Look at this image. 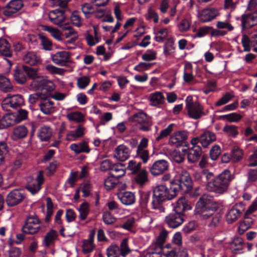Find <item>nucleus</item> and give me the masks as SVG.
<instances>
[{"label":"nucleus","mask_w":257,"mask_h":257,"mask_svg":"<svg viewBox=\"0 0 257 257\" xmlns=\"http://www.w3.org/2000/svg\"><path fill=\"white\" fill-rule=\"evenodd\" d=\"M193 187V182L189 173L185 170H182L175 179L158 185L153 190L152 208L163 211L164 208L162 204L175 197L178 193L181 194L190 191Z\"/></svg>","instance_id":"1"},{"label":"nucleus","mask_w":257,"mask_h":257,"mask_svg":"<svg viewBox=\"0 0 257 257\" xmlns=\"http://www.w3.org/2000/svg\"><path fill=\"white\" fill-rule=\"evenodd\" d=\"M216 139L214 133L209 131L205 132L199 137L194 138L192 139L191 141V144L193 146L192 148H183L181 149V151L187 154L189 162L196 163L200 159L202 155L201 147L197 144L200 143L203 147L207 148Z\"/></svg>","instance_id":"2"},{"label":"nucleus","mask_w":257,"mask_h":257,"mask_svg":"<svg viewBox=\"0 0 257 257\" xmlns=\"http://www.w3.org/2000/svg\"><path fill=\"white\" fill-rule=\"evenodd\" d=\"M218 208V204L205 196H202L196 203L197 212L204 219L210 218L208 224L210 227H215L219 224L221 215L219 213H214Z\"/></svg>","instance_id":"3"},{"label":"nucleus","mask_w":257,"mask_h":257,"mask_svg":"<svg viewBox=\"0 0 257 257\" xmlns=\"http://www.w3.org/2000/svg\"><path fill=\"white\" fill-rule=\"evenodd\" d=\"M184 201L183 199L179 200L173 211L166 216L165 222L170 228H176L180 226L184 221V212L191 209Z\"/></svg>","instance_id":"4"},{"label":"nucleus","mask_w":257,"mask_h":257,"mask_svg":"<svg viewBox=\"0 0 257 257\" xmlns=\"http://www.w3.org/2000/svg\"><path fill=\"white\" fill-rule=\"evenodd\" d=\"M233 178V175L229 170H224L221 173L215 176L213 183L210 184V186H211L210 192L219 194L224 193L227 190Z\"/></svg>","instance_id":"5"},{"label":"nucleus","mask_w":257,"mask_h":257,"mask_svg":"<svg viewBox=\"0 0 257 257\" xmlns=\"http://www.w3.org/2000/svg\"><path fill=\"white\" fill-rule=\"evenodd\" d=\"M40 221L38 218L34 216L28 217L22 228V233L17 235V238L19 241H16L19 244L25 239V234H35L37 233L41 229Z\"/></svg>","instance_id":"6"},{"label":"nucleus","mask_w":257,"mask_h":257,"mask_svg":"<svg viewBox=\"0 0 257 257\" xmlns=\"http://www.w3.org/2000/svg\"><path fill=\"white\" fill-rule=\"evenodd\" d=\"M185 107L189 116L194 119H198L206 114L203 106L198 101L194 102L191 95L188 96L185 100Z\"/></svg>","instance_id":"7"},{"label":"nucleus","mask_w":257,"mask_h":257,"mask_svg":"<svg viewBox=\"0 0 257 257\" xmlns=\"http://www.w3.org/2000/svg\"><path fill=\"white\" fill-rule=\"evenodd\" d=\"M49 19L52 23L58 25L63 30L71 28L68 22H66L67 17L64 10L56 9L52 11Z\"/></svg>","instance_id":"8"},{"label":"nucleus","mask_w":257,"mask_h":257,"mask_svg":"<svg viewBox=\"0 0 257 257\" xmlns=\"http://www.w3.org/2000/svg\"><path fill=\"white\" fill-rule=\"evenodd\" d=\"M132 121L138 124V128L143 132H149L152 126L151 119L146 113L140 111L134 114L131 117Z\"/></svg>","instance_id":"9"},{"label":"nucleus","mask_w":257,"mask_h":257,"mask_svg":"<svg viewBox=\"0 0 257 257\" xmlns=\"http://www.w3.org/2000/svg\"><path fill=\"white\" fill-rule=\"evenodd\" d=\"M44 182L43 171L41 170L39 172L36 179L32 177L28 178L25 188L32 195H35L42 189V185Z\"/></svg>","instance_id":"10"},{"label":"nucleus","mask_w":257,"mask_h":257,"mask_svg":"<svg viewBox=\"0 0 257 257\" xmlns=\"http://www.w3.org/2000/svg\"><path fill=\"white\" fill-rule=\"evenodd\" d=\"M25 198L23 189H15L8 194L6 202L8 206L14 207L22 203Z\"/></svg>","instance_id":"11"},{"label":"nucleus","mask_w":257,"mask_h":257,"mask_svg":"<svg viewBox=\"0 0 257 257\" xmlns=\"http://www.w3.org/2000/svg\"><path fill=\"white\" fill-rule=\"evenodd\" d=\"M188 138V132L185 131H180L174 133L170 137L169 143L172 144H176V147H188L189 144L187 142Z\"/></svg>","instance_id":"12"},{"label":"nucleus","mask_w":257,"mask_h":257,"mask_svg":"<svg viewBox=\"0 0 257 257\" xmlns=\"http://www.w3.org/2000/svg\"><path fill=\"white\" fill-rule=\"evenodd\" d=\"M244 210V206L242 203H236L232 206L226 214V221L231 224L235 221Z\"/></svg>","instance_id":"13"},{"label":"nucleus","mask_w":257,"mask_h":257,"mask_svg":"<svg viewBox=\"0 0 257 257\" xmlns=\"http://www.w3.org/2000/svg\"><path fill=\"white\" fill-rule=\"evenodd\" d=\"M169 163L165 160L161 159L156 161L149 168L151 174L154 176L163 174L169 168Z\"/></svg>","instance_id":"14"},{"label":"nucleus","mask_w":257,"mask_h":257,"mask_svg":"<svg viewBox=\"0 0 257 257\" xmlns=\"http://www.w3.org/2000/svg\"><path fill=\"white\" fill-rule=\"evenodd\" d=\"M70 53L65 51L58 52L51 55V58L53 63L61 66H66L70 61Z\"/></svg>","instance_id":"15"},{"label":"nucleus","mask_w":257,"mask_h":257,"mask_svg":"<svg viewBox=\"0 0 257 257\" xmlns=\"http://www.w3.org/2000/svg\"><path fill=\"white\" fill-rule=\"evenodd\" d=\"M218 15V10L215 8L204 9L199 13L198 19L202 23H207L215 19Z\"/></svg>","instance_id":"16"},{"label":"nucleus","mask_w":257,"mask_h":257,"mask_svg":"<svg viewBox=\"0 0 257 257\" xmlns=\"http://www.w3.org/2000/svg\"><path fill=\"white\" fill-rule=\"evenodd\" d=\"M28 111L25 109H20L19 110L16 115L9 114L4 116V119L5 120H10L7 122L6 126L8 127L13 125L15 123H19L22 120H25L28 117Z\"/></svg>","instance_id":"17"},{"label":"nucleus","mask_w":257,"mask_h":257,"mask_svg":"<svg viewBox=\"0 0 257 257\" xmlns=\"http://www.w3.org/2000/svg\"><path fill=\"white\" fill-rule=\"evenodd\" d=\"M131 151L124 145L117 146L115 150L114 157L120 161L123 162L130 157Z\"/></svg>","instance_id":"18"},{"label":"nucleus","mask_w":257,"mask_h":257,"mask_svg":"<svg viewBox=\"0 0 257 257\" xmlns=\"http://www.w3.org/2000/svg\"><path fill=\"white\" fill-rule=\"evenodd\" d=\"M117 197L123 204L127 206L133 204L136 200L134 193L131 192H120L117 194Z\"/></svg>","instance_id":"19"},{"label":"nucleus","mask_w":257,"mask_h":257,"mask_svg":"<svg viewBox=\"0 0 257 257\" xmlns=\"http://www.w3.org/2000/svg\"><path fill=\"white\" fill-rule=\"evenodd\" d=\"M14 77L19 84H23L26 82L27 74L23 70V65L16 66L14 70Z\"/></svg>","instance_id":"20"},{"label":"nucleus","mask_w":257,"mask_h":257,"mask_svg":"<svg viewBox=\"0 0 257 257\" xmlns=\"http://www.w3.org/2000/svg\"><path fill=\"white\" fill-rule=\"evenodd\" d=\"M25 63L31 66H35L41 63V58L35 52H28L23 57Z\"/></svg>","instance_id":"21"},{"label":"nucleus","mask_w":257,"mask_h":257,"mask_svg":"<svg viewBox=\"0 0 257 257\" xmlns=\"http://www.w3.org/2000/svg\"><path fill=\"white\" fill-rule=\"evenodd\" d=\"M203 171V186H205L207 190L210 192L211 186L210 184L213 183L215 176L214 174L210 172L208 169H204Z\"/></svg>","instance_id":"22"},{"label":"nucleus","mask_w":257,"mask_h":257,"mask_svg":"<svg viewBox=\"0 0 257 257\" xmlns=\"http://www.w3.org/2000/svg\"><path fill=\"white\" fill-rule=\"evenodd\" d=\"M70 148L76 154H79L81 153H89L90 151L88 143L85 141L80 142L78 144L75 143L72 144L70 146Z\"/></svg>","instance_id":"23"},{"label":"nucleus","mask_w":257,"mask_h":257,"mask_svg":"<svg viewBox=\"0 0 257 257\" xmlns=\"http://www.w3.org/2000/svg\"><path fill=\"white\" fill-rule=\"evenodd\" d=\"M85 128L81 125H78L75 131L69 132L67 135L66 140L69 141H76L78 138L84 136Z\"/></svg>","instance_id":"24"},{"label":"nucleus","mask_w":257,"mask_h":257,"mask_svg":"<svg viewBox=\"0 0 257 257\" xmlns=\"http://www.w3.org/2000/svg\"><path fill=\"white\" fill-rule=\"evenodd\" d=\"M52 129L48 125H43L39 130L38 138L41 142L48 141L52 136Z\"/></svg>","instance_id":"25"},{"label":"nucleus","mask_w":257,"mask_h":257,"mask_svg":"<svg viewBox=\"0 0 257 257\" xmlns=\"http://www.w3.org/2000/svg\"><path fill=\"white\" fill-rule=\"evenodd\" d=\"M43 101L39 103V106L41 110L45 114L51 113L54 108V102L48 100L47 98L42 99Z\"/></svg>","instance_id":"26"},{"label":"nucleus","mask_w":257,"mask_h":257,"mask_svg":"<svg viewBox=\"0 0 257 257\" xmlns=\"http://www.w3.org/2000/svg\"><path fill=\"white\" fill-rule=\"evenodd\" d=\"M230 248L234 254H236L237 251L242 250L244 248L243 239L239 237H235L230 242Z\"/></svg>","instance_id":"27"},{"label":"nucleus","mask_w":257,"mask_h":257,"mask_svg":"<svg viewBox=\"0 0 257 257\" xmlns=\"http://www.w3.org/2000/svg\"><path fill=\"white\" fill-rule=\"evenodd\" d=\"M28 130L24 125H20L16 127L13 132L12 138L14 140L23 139L27 136Z\"/></svg>","instance_id":"28"},{"label":"nucleus","mask_w":257,"mask_h":257,"mask_svg":"<svg viewBox=\"0 0 257 257\" xmlns=\"http://www.w3.org/2000/svg\"><path fill=\"white\" fill-rule=\"evenodd\" d=\"M252 224V219L248 217L245 213L243 220L240 222L239 226L238 228V233L240 234H243L246 230L250 228Z\"/></svg>","instance_id":"29"},{"label":"nucleus","mask_w":257,"mask_h":257,"mask_svg":"<svg viewBox=\"0 0 257 257\" xmlns=\"http://www.w3.org/2000/svg\"><path fill=\"white\" fill-rule=\"evenodd\" d=\"M58 235L57 232L54 229H51L50 231L47 232L43 240L45 246L47 247H49L51 244H54Z\"/></svg>","instance_id":"30"},{"label":"nucleus","mask_w":257,"mask_h":257,"mask_svg":"<svg viewBox=\"0 0 257 257\" xmlns=\"http://www.w3.org/2000/svg\"><path fill=\"white\" fill-rule=\"evenodd\" d=\"M11 45L5 39H0V53L6 57H10L12 55L10 49Z\"/></svg>","instance_id":"31"},{"label":"nucleus","mask_w":257,"mask_h":257,"mask_svg":"<svg viewBox=\"0 0 257 257\" xmlns=\"http://www.w3.org/2000/svg\"><path fill=\"white\" fill-rule=\"evenodd\" d=\"M13 89V86L9 79L0 75V90L4 92L11 91Z\"/></svg>","instance_id":"32"},{"label":"nucleus","mask_w":257,"mask_h":257,"mask_svg":"<svg viewBox=\"0 0 257 257\" xmlns=\"http://www.w3.org/2000/svg\"><path fill=\"white\" fill-rule=\"evenodd\" d=\"M192 65L190 63L188 62L185 64L183 80L186 83L190 82L194 78L192 73Z\"/></svg>","instance_id":"33"},{"label":"nucleus","mask_w":257,"mask_h":257,"mask_svg":"<svg viewBox=\"0 0 257 257\" xmlns=\"http://www.w3.org/2000/svg\"><path fill=\"white\" fill-rule=\"evenodd\" d=\"M188 253L185 248L180 247L174 248L171 251H168L166 257H187Z\"/></svg>","instance_id":"34"},{"label":"nucleus","mask_w":257,"mask_h":257,"mask_svg":"<svg viewBox=\"0 0 257 257\" xmlns=\"http://www.w3.org/2000/svg\"><path fill=\"white\" fill-rule=\"evenodd\" d=\"M111 170L114 171L115 173H118L117 175L110 173L111 177H115L116 180H118L125 175L124 165L121 163L114 164L111 168Z\"/></svg>","instance_id":"35"},{"label":"nucleus","mask_w":257,"mask_h":257,"mask_svg":"<svg viewBox=\"0 0 257 257\" xmlns=\"http://www.w3.org/2000/svg\"><path fill=\"white\" fill-rule=\"evenodd\" d=\"M78 210L79 212V217L80 220H85L90 211L89 203L86 201L84 202L80 205Z\"/></svg>","instance_id":"36"},{"label":"nucleus","mask_w":257,"mask_h":257,"mask_svg":"<svg viewBox=\"0 0 257 257\" xmlns=\"http://www.w3.org/2000/svg\"><path fill=\"white\" fill-rule=\"evenodd\" d=\"M134 177V181L140 186H143L148 181V173L146 170H143L140 172L136 174Z\"/></svg>","instance_id":"37"},{"label":"nucleus","mask_w":257,"mask_h":257,"mask_svg":"<svg viewBox=\"0 0 257 257\" xmlns=\"http://www.w3.org/2000/svg\"><path fill=\"white\" fill-rule=\"evenodd\" d=\"M231 161L235 163L240 161L243 157V151L237 147H234L231 151Z\"/></svg>","instance_id":"38"},{"label":"nucleus","mask_w":257,"mask_h":257,"mask_svg":"<svg viewBox=\"0 0 257 257\" xmlns=\"http://www.w3.org/2000/svg\"><path fill=\"white\" fill-rule=\"evenodd\" d=\"M140 199L139 203L140 205L143 208H145L147 206L148 203L150 200L151 192H144L139 191Z\"/></svg>","instance_id":"39"},{"label":"nucleus","mask_w":257,"mask_h":257,"mask_svg":"<svg viewBox=\"0 0 257 257\" xmlns=\"http://www.w3.org/2000/svg\"><path fill=\"white\" fill-rule=\"evenodd\" d=\"M9 150L6 141H0V165L4 163L5 156L9 153Z\"/></svg>","instance_id":"40"},{"label":"nucleus","mask_w":257,"mask_h":257,"mask_svg":"<svg viewBox=\"0 0 257 257\" xmlns=\"http://www.w3.org/2000/svg\"><path fill=\"white\" fill-rule=\"evenodd\" d=\"M150 98V101L156 104H162L165 100L163 93L159 91L151 94Z\"/></svg>","instance_id":"41"},{"label":"nucleus","mask_w":257,"mask_h":257,"mask_svg":"<svg viewBox=\"0 0 257 257\" xmlns=\"http://www.w3.org/2000/svg\"><path fill=\"white\" fill-rule=\"evenodd\" d=\"M54 89L55 86L53 83L51 81L46 80V83L43 85V90H41L40 93H43V94L46 95V98H47Z\"/></svg>","instance_id":"42"},{"label":"nucleus","mask_w":257,"mask_h":257,"mask_svg":"<svg viewBox=\"0 0 257 257\" xmlns=\"http://www.w3.org/2000/svg\"><path fill=\"white\" fill-rule=\"evenodd\" d=\"M67 118L70 121L81 122L84 121V115L79 111L71 112L67 115Z\"/></svg>","instance_id":"43"},{"label":"nucleus","mask_w":257,"mask_h":257,"mask_svg":"<svg viewBox=\"0 0 257 257\" xmlns=\"http://www.w3.org/2000/svg\"><path fill=\"white\" fill-rule=\"evenodd\" d=\"M135 158L140 159L143 163L146 164L150 159L149 152L148 150H137Z\"/></svg>","instance_id":"44"},{"label":"nucleus","mask_w":257,"mask_h":257,"mask_svg":"<svg viewBox=\"0 0 257 257\" xmlns=\"http://www.w3.org/2000/svg\"><path fill=\"white\" fill-rule=\"evenodd\" d=\"M238 127L234 125H225L223 131L227 133L229 136L235 138L238 134Z\"/></svg>","instance_id":"45"},{"label":"nucleus","mask_w":257,"mask_h":257,"mask_svg":"<svg viewBox=\"0 0 257 257\" xmlns=\"http://www.w3.org/2000/svg\"><path fill=\"white\" fill-rule=\"evenodd\" d=\"M39 38L41 40V44L43 49L46 51H51L52 49V43L48 38L44 35H40Z\"/></svg>","instance_id":"46"},{"label":"nucleus","mask_w":257,"mask_h":257,"mask_svg":"<svg viewBox=\"0 0 257 257\" xmlns=\"http://www.w3.org/2000/svg\"><path fill=\"white\" fill-rule=\"evenodd\" d=\"M11 104L13 105L14 108H16L24 103V100L22 95L17 94L13 95L10 99Z\"/></svg>","instance_id":"47"},{"label":"nucleus","mask_w":257,"mask_h":257,"mask_svg":"<svg viewBox=\"0 0 257 257\" xmlns=\"http://www.w3.org/2000/svg\"><path fill=\"white\" fill-rule=\"evenodd\" d=\"M117 180L115 177H111L109 174V176L104 181V186L106 189L110 190L114 188L117 184Z\"/></svg>","instance_id":"48"},{"label":"nucleus","mask_w":257,"mask_h":257,"mask_svg":"<svg viewBox=\"0 0 257 257\" xmlns=\"http://www.w3.org/2000/svg\"><path fill=\"white\" fill-rule=\"evenodd\" d=\"M21 0H11L6 6V8H13L15 12H18L23 7Z\"/></svg>","instance_id":"49"},{"label":"nucleus","mask_w":257,"mask_h":257,"mask_svg":"<svg viewBox=\"0 0 257 257\" xmlns=\"http://www.w3.org/2000/svg\"><path fill=\"white\" fill-rule=\"evenodd\" d=\"M174 126L173 123L169 124L166 128L162 130L159 135L156 138V141H159L162 139L167 137L173 131V127Z\"/></svg>","instance_id":"50"},{"label":"nucleus","mask_w":257,"mask_h":257,"mask_svg":"<svg viewBox=\"0 0 257 257\" xmlns=\"http://www.w3.org/2000/svg\"><path fill=\"white\" fill-rule=\"evenodd\" d=\"M233 97V95L228 92L225 93L223 96L215 103V106H220L224 105L228 103Z\"/></svg>","instance_id":"51"},{"label":"nucleus","mask_w":257,"mask_h":257,"mask_svg":"<svg viewBox=\"0 0 257 257\" xmlns=\"http://www.w3.org/2000/svg\"><path fill=\"white\" fill-rule=\"evenodd\" d=\"M212 29V27L211 26H204L199 28L197 33L195 34L193 38H201L204 37L208 34L210 31Z\"/></svg>","instance_id":"52"},{"label":"nucleus","mask_w":257,"mask_h":257,"mask_svg":"<svg viewBox=\"0 0 257 257\" xmlns=\"http://www.w3.org/2000/svg\"><path fill=\"white\" fill-rule=\"evenodd\" d=\"M221 154V149L219 146L214 145L210 150V158L212 160L215 161L217 159Z\"/></svg>","instance_id":"53"},{"label":"nucleus","mask_w":257,"mask_h":257,"mask_svg":"<svg viewBox=\"0 0 257 257\" xmlns=\"http://www.w3.org/2000/svg\"><path fill=\"white\" fill-rule=\"evenodd\" d=\"M127 239H123L120 243V249L119 254L123 257H125L128 254L131 250L128 247Z\"/></svg>","instance_id":"54"},{"label":"nucleus","mask_w":257,"mask_h":257,"mask_svg":"<svg viewBox=\"0 0 257 257\" xmlns=\"http://www.w3.org/2000/svg\"><path fill=\"white\" fill-rule=\"evenodd\" d=\"M23 70L25 71L27 76L30 78L34 80L36 78L38 77L37 70L36 69L23 65Z\"/></svg>","instance_id":"55"},{"label":"nucleus","mask_w":257,"mask_h":257,"mask_svg":"<svg viewBox=\"0 0 257 257\" xmlns=\"http://www.w3.org/2000/svg\"><path fill=\"white\" fill-rule=\"evenodd\" d=\"M46 79L43 77H38L33 80V86L37 90H43V85L46 83Z\"/></svg>","instance_id":"56"},{"label":"nucleus","mask_w":257,"mask_h":257,"mask_svg":"<svg viewBox=\"0 0 257 257\" xmlns=\"http://www.w3.org/2000/svg\"><path fill=\"white\" fill-rule=\"evenodd\" d=\"M157 52L152 50H148L147 52L144 54L142 58L146 61H151L156 59Z\"/></svg>","instance_id":"57"},{"label":"nucleus","mask_w":257,"mask_h":257,"mask_svg":"<svg viewBox=\"0 0 257 257\" xmlns=\"http://www.w3.org/2000/svg\"><path fill=\"white\" fill-rule=\"evenodd\" d=\"M44 30L50 33L55 39L59 41L61 40L60 32L58 29L49 26H44Z\"/></svg>","instance_id":"58"},{"label":"nucleus","mask_w":257,"mask_h":257,"mask_svg":"<svg viewBox=\"0 0 257 257\" xmlns=\"http://www.w3.org/2000/svg\"><path fill=\"white\" fill-rule=\"evenodd\" d=\"M103 222L108 225L112 224L115 221V218L111 213L108 211H104L102 215Z\"/></svg>","instance_id":"59"},{"label":"nucleus","mask_w":257,"mask_h":257,"mask_svg":"<svg viewBox=\"0 0 257 257\" xmlns=\"http://www.w3.org/2000/svg\"><path fill=\"white\" fill-rule=\"evenodd\" d=\"M90 82V78L87 76H83L77 79V86L81 89H84Z\"/></svg>","instance_id":"60"},{"label":"nucleus","mask_w":257,"mask_h":257,"mask_svg":"<svg viewBox=\"0 0 257 257\" xmlns=\"http://www.w3.org/2000/svg\"><path fill=\"white\" fill-rule=\"evenodd\" d=\"M83 252L84 253H88L93 251L94 249V245L92 242H89L86 239H84L82 245Z\"/></svg>","instance_id":"61"},{"label":"nucleus","mask_w":257,"mask_h":257,"mask_svg":"<svg viewBox=\"0 0 257 257\" xmlns=\"http://www.w3.org/2000/svg\"><path fill=\"white\" fill-rule=\"evenodd\" d=\"M70 20L74 26L77 27L81 26V17L78 15L77 11H75L72 13Z\"/></svg>","instance_id":"62"},{"label":"nucleus","mask_w":257,"mask_h":257,"mask_svg":"<svg viewBox=\"0 0 257 257\" xmlns=\"http://www.w3.org/2000/svg\"><path fill=\"white\" fill-rule=\"evenodd\" d=\"M46 95L43 94V93L37 92L30 95L29 97V102L31 103H35L39 99L42 100V99L46 98Z\"/></svg>","instance_id":"63"},{"label":"nucleus","mask_w":257,"mask_h":257,"mask_svg":"<svg viewBox=\"0 0 257 257\" xmlns=\"http://www.w3.org/2000/svg\"><path fill=\"white\" fill-rule=\"evenodd\" d=\"M113 164L110 160H103L100 163V170L102 172L111 170Z\"/></svg>","instance_id":"64"}]
</instances>
